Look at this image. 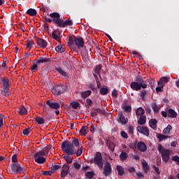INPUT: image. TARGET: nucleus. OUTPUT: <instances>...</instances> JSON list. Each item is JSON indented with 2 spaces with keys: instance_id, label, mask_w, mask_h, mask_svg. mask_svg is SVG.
Returning a JSON list of instances; mask_svg holds the SVG:
<instances>
[{
  "instance_id": "obj_1",
  "label": "nucleus",
  "mask_w": 179,
  "mask_h": 179,
  "mask_svg": "<svg viewBox=\"0 0 179 179\" xmlns=\"http://www.w3.org/2000/svg\"><path fill=\"white\" fill-rule=\"evenodd\" d=\"M135 80L136 81L130 83V87L132 89V90L138 92L141 89H146V87H148V83H146V81L143 77H142V76H136Z\"/></svg>"
},
{
  "instance_id": "obj_2",
  "label": "nucleus",
  "mask_w": 179,
  "mask_h": 179,
  "mask_svg": "<svg viewBox=\"0 0 179 179\" xmlns=\"http://www.w3.org/2000/svg\"><path fill=\"white\" fill-rule=\"evenodd\" d=\"M61 145H62V150L64 153H66L67 155H70V156H72L73 155H75V153H76V149H75L73 144H72L71 141H64L61 143Z\"/></svg>"
},
{
  "instance_id": "obj_3",
  "label": "nucleus",
  "mask_w": 179,
  "mask_h": 179,
  "mask_svg": "<svg viewBox=\"0 0 179 179\" xmlns=\"http://www.w3.org/2000/svg\"><path fill=\"white\" fill-rule=\"evenodd\" d=\"M0 80L2 82L3 86V90H1L2 96H6V97L10 96V90H9V87H10V78L1 77Z\"/></svg>"
},
{
  "instance_id": "obj_4",
  "label": "nucleus",
  "mask_w": 179,
  "mask_h": 179,
  "mask_svg": "<svg viewBox=\"0 0 179 179\" xmlns=\"http://www.w3.org/2000/svg\"><path fill=\"white\" fill-rule=\"evenodd\" d=\"M157 149L161 153L162 162H164V163H169V160H170V155H171V150L164 148L162 144L158 145Z\"/></svg>"
},
{
  "instance_id": "obj_5",
  "label": "nucleus",
  "mask_w": 179,
  "mask_h": 179,
  "mask_svg": "<svg viewBox=\"0 0 179 179\" xmlns=\"http://www.w3.org/2000/svg\"><path fill=\"white\" fill-rule=\"evenodd\" d=\"M45 150H43L41 151H38L36 152L34 155V159L36 163H38V164H44L45 163Z\"/></svg>"
},
{
  "instance_id": "obj_6",
  "label": "nucleus",
  "mask_w": 179,
  "mask_h": 179,
  "mask_svg": "<svg viewBox=\"0 0 179 179\" xmlns=\"http://www.w3.org/2000/svg\"><path fill=\"white\" fill-rule=\"evenodd\" d=\"M53 22L58 26V27H66V26H73V22L71 20H66L64 21L62 19H53Z\"/></svg>"
},
{
  "instance_id": "obj_7",
  "label": "nucleus",
  "mask_w": 179,
  "mask_h": 179,
  "mask_svg": "<svg viewBox=\"0 0 179 179\" xmlns=\"http://www.w3.org/2000/svg\"><path fill=\"white\" fill-rule=\"evenodd\" d=\"M11 173L12 174H23L24 173V169L23 166L19 163H13L11 164Z\"/></svg>"
},
{
  "instance_id": "obj_8",
  "label": "nucleus",
  "mask_w": 179,
  "mask_h": 179,
  "mask_svg": "<svg viewBox=\"0 0 179 179\" xmlns=\"http://www.w3.org/2000/svg\"><path fill=\"white\" fill-rule=\"evenodd\" d=\"M35 61L38 66V69L41 71V75H44V73H45V68H44V65L45 64V57H39Z\"/></svg>"
},
{
  "instance_id": "obj_9",
  "label": "nucleus",
  "mask_w": 179,
  "mask_h": 179,
  "mask_svg": "<svg viewBox=\"0 0 179 179\" xmlns=\"http://www.w3.org/2000/svg\"><path fill=\"white\" fill-rule=\"evenodd\" d=\"M66 90V85H59L54 87L52 90V93L56 96H59V94H62V93H65Z\"/></svg>"
},
{
  "instance_id": "obj_10",
  "label": "nucleus",
  "mask_w": 179,
  "mask_h": 179,
  "mask_svg": "<svg viewBox=\"0 0 179 179\" xmlns=\"http://www.w3.org/2000/svg\"><path fill=\"white\" fill-rule=\"evenodd\" d=\"M94 163L96 164L100 170L103 169V157L101 152H96L94 158Z\"/></svg>"
},
{
  "instance_id": "obj_11",
  "label": "nucleus",
  "mask_w": 179,
  "mask_h": 179,
  "mask_svg": "<svg viewBox=\"0 0 179 179\" xmlns=\"http://www.w3.org/2000/svg\"><path fill=\"white\" fill-rule=\"evenodd\" d=\"M70 169H73V166H68L66 164H64L62 166V171L60 173L62 178H65V177H66V175L69 174Z\"/></svg>"
},
{
  "instance_id": "obj_12",
  "label": "nucleus",
  "mask_w": 179,
  "mask_h": 179,
  "mask_svg": "<svg viewBox=\"0 0 179 179\" xmlns=\"http://www.w3.org/2000/svg\"><path fill=\"white\" fill-rule=\"evenodd\" d=\"M46 104L51 108V110H60L61 105L57 102H54L52 100H48Z\"/></svg>"
},
{
  "instance_id": "obj_13",
  "label": "nucleus",
  "mask_w": 179,
  "mask_h": 179,
  "mask_svg": "<svg viewBox=\"0 0 179 179\" xmlns=\"http://www.w3.org/2000/svg\"><path fill=\"white\" fill-rule=\"evenodd\" d=\"M112 169H111V164L108 162H106L103 168V174L106 177H108L110 174H111Z\"/></svg>"
},
{
  "instance_id": "obj_14",
  "label": "nucleus",
  "mask_w": 179,
  "mask_h": 179,
  "mask_svg": "<svg viewBox=\"0 0 179 179\" xmlns=\"http://www.w3.org/2000/svg\"><path fill=\"white\" fill-rule=\"evenodd\" d=\"M138 132H139L140 134H143V135H145V136H149L150 134H149V129H148V127H141L138 126L136 128Z\"/></svg>"
},
{
  "instance_id": "obj_15",
  "label": "nucleus",
  "mask_w": 179,
  "mask_h": 179,
  "mask_svg": "<svg viewBox=\"0 0 179 179\" xmlns=\"http://www.w3.org/2000/svg\"><path fill=\"white\" fill-rule=\"evenodd\" d=\"M75 44L79 50H80V48H83V47H85V41H83V38L76 37Z\"/></svg>"
},
{
  "instance_id": "obj_16",
  "label": "nucleus",
  "mask_w": 179,
  "mask_h": 179,
  "mask_svg": "<svg viewBox=\"0 0 179 179\" xmlns=\"http://www.w3.org/2000/svg\"><path fill=\"white\" fill-rule=\"evenodd\" d=\"M137 149L140 150V152H145L146 150H148V147L146 146V144L142 141H139L137 143Z\"/></svg>"
},
{
  "instance_id": "obj_17",
  "label": "nucleus",
  "mask_w": 179,
  "mask_h": 179,
  "mask_svg": "<svg viewBox=\"0 0 179 179\" xmlns=\"http://www.w3.org/2000/svg\"><path fill=\"white\" fill-rule=\"evenodd\" d=\"M99 114H101V115H103V114H106V110L100 108L94 109L91 113V117H96V115H99Z\"/></svg>"
},
{
  "instance_id": "obj_18",
  "label": "nucleus",
  "mask_w": 179,
  "mask_h": 179,
  "mask_svg": "<svg viewBox=\"0 0 179 179\" xmlns=\"http://www.w3.org/2000/svg\"><path fill=\"white\" fill-rule=\"evenodd\" d=\"M34 121L36 125H43L45 120H44V117L41 116H36L35 118H34Z\"/></svg>"
},
{
  "instance_id": "obj_19",
  "label": "nucleus",
  "mask_w": 179,
  "mask_h": 179,
  "mask_svg": "<svg viewBox=\"0 0 179 179\" xmlns=\"http://www.w3.org/2000/svg\"><path fill=\"white\" fill-rule=\"evenodd\" d=\"M55 110L52 109H48L47 114H49L50 118H52L54 117V115L56 114V115H59V109H55Z\"/></svg>"
},
{
  "instance_id": "obj_20",
  "label": "nucleus",
  "mask_w": 179,
  "mask_h": 179,
  "mask_svg": "<svg viewBox=\"0 0 179 179\" xmlns=\"http://www.w3.org/2000/svg\"><path fill=\"white\" fill-rule=\"evenodd\" d=\"M169 118H177V112L173 109H169L167 111Z\"/></svg>"
},
{
  "instance_id": "obj_21",
  "label": "nucleus",
  "mask_w": 179,
  "mask_h": 179,
  "mask_svg": "<svg viewBox=\"0 0 179 179\" xmlns=\"http://www.w3.org/2000/svg\"><path fill=\"white\" fill-rule=\"evenodd\" d=\"M36 42L38 47L40 48H45V41L44 39L38 38Z\"/></svg>"
},
{
  "instance_id": "obj_22",
  "label": "nucleus",
  "mask_w": 179,
  "mask_h": 179,
  "mask_svg": "<svg viewBox=\"0 0 179 179\" xmlns=\"http://www.w3.org/2000/svg\"><path fill=\"white\" fill-rule=\"evenodd\" d=\"M149 125L152 129H157V120L156 119H151L149 121Z\"/></svg>"
},
{
  "instance_id": "obj_23",
  "label": "nucleus",
  "mask_w": 179,
  "mask_h": 179,
  "mask_svg": "<svg viewBox=\"0 0 179 179\" xmlns=\"http://www.w3.org/2000/svg\"><path fill=\"white\" fill-rule=\"evenodd\" d=\"M76 41V36H69V42H68L69 47H70V48H71V47L73 45V44H75Z\"/></svg>"
},
{
  "instance_id": "obj_24",
  "label": "nucleus",
  "mask_w": 179,
  "mask_h": 179,
  "mask_svg": "<svg viewBox=\"0 0 179 179\" xmlns=\"http://www.w3.org/2000/svg\"><path fill=\"white\" fill-rule=\"evenodd\" d=\"M170 78L169 77H162L159 79V81L158 82V85H163V86H164V85H166V83H169V80Z\"/></svg>"
},
{
  "instance_id": "obj_25",
  "label": "nucleus",
  "mask_w": 179,
  "mask_h": 179,
  "mask_svg": "<svg viewBox=\"0 0 179 179\" xmlns=\"http://www.w3.org/2000/svg\"><path fill=\"white\" fill-rule=\"evenodd\" d=\"M87 132H89V127L87 126H83L82 128L80 129V134L86 136L87 135Z\"/></svg>"
},
{
  "instance_id": "obj_26",
  "label": "nucleus",
  "mask_w": 179,
  "mask_h": 179,
  "mask_svg": "<svg viewBox=\"0 0 179 179\" xmlns=\"http://www.w3.org/2000/svg\"><path fill=\"white\" fill-rule=\"evenodd\" d=\"M156 136L157 139L159 140V142H162V141H166V139H169V138H170V136H166L159 133L157 134Z\"/></svg>"
},
{
  "instance_id": "obj_27",
  "label": "nucleus",
  "mask_w": 179,
  "mask_h": 179,
  "mask_svg": "<svg viewBox=\"0 0 179 179\" xmlns=\"http://www.w3.org/2000/svg\"><path fill=\"white\" fill-rule=\"evenodd\" d=\"M138 124L139 125H145L146 124V116L141 115L138 120Z\"/></svg>"
},
{
  "instance_id": "obj_28",
  "label": "nucleus",
  "mask_w": 179,
  "mask_h": 179,
  "mask_svg": "<svg viewBox=\"0 0 179 179\" xmlns=\"http://www.w3.org/2000/svg\"><path fill=\"white\" fill-rule=\"evenodd\" d=\"M55 70L57 71V72H58V73H60L62 76H64L65 78L68 77V73L62 70L61 67H56Z\"/></svg>"
},
{
  "instance_id": "obj_29",
  "label": "nucleus",
  "mask_w": 179,
  "mask_h": 179,
  "mask_svg": "<svg viewBox=\"0 0 179 179\" xmlns=\"http://www.w3.org/2000/svg\"><path fill=\"white\" fill-rule=\"evenodd\" d=\"M106 146L109 148V149L111 150L112 153L114 152L115 150V143L113 141H108L106 143Z\"/></svg>"
},
{
  "instance_id": "obj_30",
  "label": "nucleus",
  "mask_w": 179,
  "mask_h": 179,
  "mask_svg": "<svg viewBox=\"0 0 179 179\" xmlns=\"http://www.w3.org/2000/svg\"><path fill=\"white\" fill-rule=\"evenodd\" d=\"M18 114H20V115H26V114H27V109L22 106L18 109Z\"/></svg>"
},
{
  "instance_id": "obj_31",
  "label": "nucleus",
  "mask_w": 179,
  "mask_h": 179,
  "mask_svg": "<svg viewBox=\"0 0 179 179\" xmlns=\"http://www.w3.org/2000/svg\"><path fill=\"white\" fill-rule=\"evenodd\" d=\"M142 166H143L144 173H148V171H149V170H150V167L149 166L146 161L143 160V162H142Z\"/></svg>"
},
{
  "instance_id": "obj_32",
  "label": "nucleus",
  "mask_w": 179,
  "mask_h": 179,
  "mask_svg": "<svg viewBox=\"0 0 179 179\" xmlns=\"http://www.w3.org/2000/svg\"><path fill=\"white\" fill-rule=\"evenodd\" d=\"M100 71H101V64L96 65L94 68V73L99 75V77L101 79V74H100Z\"/></svg>"
},
{
  "instance_id": "obj_33",
  "label": "nucleus",
  "mask_w": 179,
  "mask_h": 179,
  "mask_svg": "<svg viewBox=\"0 0 179 179\" xmlns=\"http://www.w3.org/2000/svg\"><path fill=\"white\" fill-rule=\"evenodd\" d=\"M27 13L29 16H36V15H37V10L34 8H29L27 10Z\"/></svg>"
},
{
  "instance_id": "obj_34",
  "label": "nucleus",
  "mask_w": 179,
  "mask_h": 179,
  "mask_svg": "<svg viewBox=\"0 0 179 179\" xmlns=\"http://www.w3.org/2000/svg\"><path fill=\"white\" fill-rule=\"evenodd\" d=\"M119 121L121 122V124H123V125H125L127 122H128V118H126L124 115L121 114L119 117Z\"/></svg>"
},
{
  "instance_id": "obj_35",
  "label": "nucleus",
  "mask_w": 179,
  "mask_h": 179,
  "mask_svg": "<svg viewBox=\"0 0 179 179\" xmlns=\"http://www.w3.org/2000/svg\"><path fill=\"white\" fill-rule=\"evenodd\" d=\"M145 83H147V86L148 85L149 87H151V89H153V85H155V80L153 78H149L147 80H145Z\"/></svg>"
},
{
  "instance_id": "obj_36",
  "label": "nucleus",
  "mask_w": 179,
  "mask_h": 179,
  "mask_svg": "<svg viewBox=\"0 0 179 179\" xmlns=\"http://www.w3.org/2000/svg\"><path fill=\"white\" fill-rule=\"evenodd\" d=\"M90 94H92V91L87 90V91H84L81 93V96L83 97V99H87V97H89V96H90Z\"/></svg>"
},
{
  "instance_id": "obj_37",
  "label": "nucleus",
  "mask_w": 179,
  "mask_h": 179,
  "mask_svg": "<svg viewBox=\"0 0 179 179\" xmlns=\"http://www.w3.org/2000/svg\"><path fill=\"white\" fill-rule=\"evenodd\" d=\"M55 51H56L57 52H59L60 54H62V52H65V48H64V47H62V45H58L55 48Z\"/></svg>"
},
{
  "instance_id": "obj_38",
  "label": "nucleus",
  "mask_w": 179,
  "mask_h": 179,
  "mask_svg": "<svg viewBox=\"0 0 179 179\" xmlns=\"http://www.w3.org/2000/svg\"><path fill=\"white\" fill-rule=\"evenodd\" d=\"M26 45L28 51H30V50H31L34 45V42L33 41H28L26 43Z\"/></svg>"
},
{
  "instance_id": "obj_39",
  "label": "nucleus",
  "mask_w": 179,
  "mask_h": 179,
  "mask_svg": "<svg viewBox=\"0 0 179 179\" xmlns=\"http://www.w3.org/2000/svg\"><path fill=\"white\" fill-rule=\"evenodd\" d=\"M123 110H124L126 113H131V111H132V107L127 105V103H125L123 104Z\"/></svg>"
},
{
  "instance_id": "obj_40",
  "label": "nucleus",
  "mask_w": 179,
  "mask_h": 179,
  "mask_svg": "<svg viewBox=\"0 0 179 179\" xmlns=\"http://www.w3.org/2000/svg\"><path fill=\"white\" fill-rule=\"evenodd\" d=\"M171 129H173V127H171V125L169 124L166 128H165L163 130V134H164L165 135H169V134H170V131H171Z\"/></svg>"
},
{
  "instance_id": "obj_41",
  "label": "nucleus",
  "mask_w": 179,
  "mask_h": 179,
  "mask_svg": "<svg viewBox=\"0 0 179 179\" xmlns=\"http://www.w3.org/2000/svg\"><path fill=\"white\" fill-rule=\"evenodd\" d=\"M51 149H52V145L46 144V147H45V151H46L45 156H46V158H45V160H48V159H49V158H48V152H50V150H51Z\"/></svg>"
},
{
  "instance_id": "obj_42",
  "label": "nucleus",
  "mask_w": 179,
  "mask_h": 179,
  "mask_svg": "<svg viewBox=\"0 0 179 179\" xmlns=\"http://www.w3.org/2000/svg\"><path fill=\"white\" fill-rule=\"evenodd\" d=\"M143 114H145V110L141 107L138 108L136 111V115L138 116L143 115Z\"/></svg>"
},
{
  "instance_id": "obj_43",
  "label": "nucleus",
  "mask_w": 179,
  "mask_h": 179,
  "mask_svg": "<svg viewBox=\"0 0 179 179\" xmlns=\"http://www.w3.org/2000/svg\"><path fill=\"white\" fill-rule=\"evenodd\" d=\"M152 108L155 114H157V113H159V110H160L159 108V106H157V104L156 103H152Z\"/></svg>"
},
{
  "instance_id": "obj_44",
  "label": "nucleus",
  "mask_w": 179,
  "mask_h": 179,
  "mask_svg": "<svg viewBox=\"0 0 179 179\" xmlns=\"http://www.w3.org/2000/svg\"><path fill=\"white\" fill-rule=\"evenodd\" d=\"M108 93V88H107V87L101 88L100 94H101L102 96H106V94H107Z\"/></svg>"
},
{
  "instance_id": "obj_45",
  "label": "nucleus",
  "mask_w": 179,
  "mask_h": 179,
  "mask_svg": "<svg viewBox=\"0 0 179 179\" xmlns=\"http://www.w3.org/2000/svg\"><path fill=\"white\" fill-rule=\"evenodd\" d=\"M117 171L119 176H124V168L121 166H117Z\"/></svg>"
},
{
  "instance_id": "obj_46",
  "label": "nucleus",
  "mask_w": 179,
  "mask_h": 179,
  "mask_svg": "<svg viewBox=\"0 0 179 179\" xmlns=\"http://www.w3.org/2000/svg\"><path fill=\"white\" fill-rule=\"evenodd\" d=\"M127 157H128V154L125 152H122L120 155V158L121 159L122 162L127 160Z\"/></svg>"
},
{
  "instance_id": "obj_47",
  "label": "nucleus",
  "mask_w": 179,
  "mask_h": 179,
  "mask_svg": "<svg viewBox=\"0 0 179 179\" xmlns=\"http://www.w3.org/2000/svg\"><path fill=\"white\" fill-rule=\"evenodd\" d=\"M85 177H87V178H90V179L93 178V177H94V172H93V171H87L85 173Z\"/></svg>"
},
{
  "instance_id": "obj_48",
  "label": "nucleus",
  "mask_w": 179,
  "mask_h": 179,
  "mask_svg": "<svg viewBox=\"0 0 179 179\" xmlns=\"http://www.w3.org/2000/svg\"><path fill=\"white\" fill-rule=\"evenodd\" d=\"M72 145L73 146H76V148L79 147L80 143H79V139L76 138H73V141H72Z\"/></svg>"
},
{
  "instance_id": "obj_49",
  "label": "nucleus",
  "mask_w": 179,
  "mask_h": 179,
  "mask_svg": "<svg viewBox=\"0 0 179 179\" xmlns=\"http://www.w3.org/2000/svg\"><path fill=\"white\" fill-rule=\"evenodd\" d=\"M82 153H83V146H81L80 148H78L77 151L76 150V152L74 153V155H76V156H78V157H79V156H80L82 155Z\"/></svg>"
},
{
  "instance_id": "obj_50",
  "label": "nucleus",
  "mask_w": 179,
  "mask_h": 179,
  "mask_svg": "<svg viewBox=\"0 0 179 179\" xmlns=\"http://www.w3.org/2000/svg\"><path fill=\"white\" fill-rule=\"evenodd\" d=\"M50 17H53V19H61V15L58 13H52L50 14Z\"/></svg>"
},
{
  "instance_id": "obj_51",
  "label": "nucleus",
  "mask_w": 179,
  "mask_h": 179,
  "mask_svg": "<svg viewBox=\"0 0 179 179\" xmlns=\"http://www.w3.org/2000/svg\"><path fill=\"white\" fill-rule=\"evenodd\" d=\"M79 106L80 104L78 102L73 101L71 103V106L73 108V110H76Z\"/></svg>"
},
{
  "instance_id": "obj_52",
  "label": "nucleus",
  "mask_w": 179,
  "mask_h": 179,
  "mask_svg": "<svg viewBox=\"0 0 179 179\" xmlns=\"http://www.w3.org/2000/svg\"><path fill=\"white\" fill-rule=\"evenodd\" d=\"M30 132H31V128H30V127L25 129L22 131V134H23V135H25V136H27V135H29V134H30Z\"/></svg>"
},
{
  "instance_id": "obj_53",
  "label": "nucleus",
  "mask_w": 179,
  "mask_h": 179,
  "mask_svg": "<svg viewBox=\"0 0 179 179\" xmlns=\"http://www.w3.org/2000/svg\"><path fill=\"white\" fill-rule=\"evenodd\" d=\"M51 169L52 170V173H57V170H59L61 169V166L59 165H53L51 166Z\"/></svg>"
},
{
  "instance_id": "obj_54",
  "label": "nucleus",
  "mask_w": 179,
  "mask_h": 179,
  "mask_svg": "<svg viewBox=\"0 0 179 179\" xmlns=\"http://www.w3.org/2000/svg\"><path fill=\"white\" fill-rule=\"evenodd\" d=\"M95 132H98V134H103V130L101 129V126H99V125L96 124Z\"/></svg>"
},
{
  "instance_id": "obj_55",
  "label": "nucleus",
  "mask_w": 179,
  "mask_h": 179,
  "mask_svg": "<svg viewBox=\"0 0 179 179\" xmlns=\"http://www.w3.org/2000/svg\"><path fill=\"white\" fill-rule=\"evenodd\" d=\"M146 94H148L147 90H143L141 92L140 96L141 97L142 100L145 99V96H146Z\"/></svg>"
},
{
  "instance_id": "obj_56",
  "label": "nucleus",
  "mask_w": 179,
  "mask_h": 179,
  "mask_svg": "<svg viewBox=\"0 0 179 179\" xmlns=\"http://www.w3.org/2000/svg\"><path fill=\"white\" fill-rule=\"evenodd\" d=\"M47 85H48L47 89H49V90H52H52H54V87H55L54 84H52L51 82L48 81L47 83Z\"/></svg>"
},
{
  "instance_id": "obj_57",
  "label": "nucleus",
  "mask_w": 179,
  "mask_h": 179,
  "mask_svg": "<svg viewBox=\"0 0 179 179\" xmlns=\"http://www.w3.org/2000/svg\"><path fill=\"white\" fill-rule=\"evenodd\" d=\"M73 160V157H72V155H69L68 158L65 159V161L66 162V164H71Z\"/></svg>"
},
{
  "instance_id": "obj_58",
  "label": "nucleus",
  "mask_w": 179,
  "mask_h": 179,
  "mask_svg": "<svg viewBox=\"0 0 179 179\" xmlns=\"http://www.w3.org/2000/svg\"><path fill=\"white\" fill-rule=\"evenodd\" d=\"M36 69H38V66L37 63L36 64H33L31 67V72H36Z\"/></svg>"
},
{
  "instance_id": "obj_59",
  "label": "nucleus",
  "mask_w": 179,
  "mask_h": 179,
  "mask_svg": "<svg viewBox=\"0 0 179 179\" xmlns=\"http://www.w3.org/2000/svg\"><path fill=\"white\" fill-rule=\"evenodd\" d=\"M159 87H157L155 88V90L157 93H159V92H163V87H164V85H158Z\"/></svg>"
},
{
  "instance_id": "obj_60",
  "label": "nucleus",
  "mask_w": 179,
  "mask_h": 179,
  "mask_svg": "<svg viewBox=\"0 0 179 179\" xmlns=\"http://www.w3.org/2000/svg\"><path fill=\"white\" fill-rule=\"evenodd\" d=\"M86 103H87V107H92V106H93V101H92L91 99H87Z\"/></svg>"
},
{
  "instance_id": "obj_61",
  "label": "nucleus",
  "mask_w": 179,
  "mask_h": 179,
  "mask_svg": "<svg viewBox=\"0 0 179 179\" xmlns=\"http://www.w3.org/2000/svg\"><path fill=\"white\" fill-rule=\"evenodd\" d=\"M171 160H173V162H176V164H179V157H178V155L173 156Z\"/></svg>"
},
{
  "instance_id": "obj_62",
  "label": "nucleus",
  "mask_w": 179,
  "mask_h": 179,
  "mask_svg": "<svg viewBox=\"0 0 179 179\" xmlns=\"http://www.w3.org/2000/svg\"><path fill=\"white\" fill-rule=\"evenodd\" d=\"M63 65H64V66H66V68H68L69 69H71L72 68L71 67L70 63L68 61L63 62Z\"/></svg>"
},
{
  "instance_id": "obj_63",
  "label": "nucleus",
  "mask_w": 179,
  "mask_h": 179,
  "mask_svg": "<svg viewBox=\"0 0 179 179\" xmlns=\"http://www.w3.org/2000/svg\"><path fill=\"white\" fill-rule=\"evenodd\" d=\"M73 167L76 169V170H80V164H79V162H75L73 164Z\"/></svg>"
},
{
  "instance_id": "obj_64",
  "label": "nucleus",
  "mask_w": 179,
  "mask_h": 179,
  "mask_svg": "<svg viewBox=\"0 0 179 179\" xmlns=\"http://www.w3.org/2000/svg\"><path fill=\"white\" fill-rule=\"evenodd\" d=\"M129 135H134V126L129 127Z\"/></svg>"
}]
</instances>
